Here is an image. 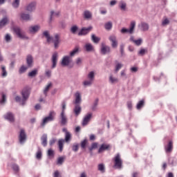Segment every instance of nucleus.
I'll return each instance as SVG.
<instances>
[{
  "mask_svg": "<svg viewBox=\"0 0 177 177\" xmlns=\"http://www.w3.org/2000/svg\"><path fill=\"white\" fill-rule=\"evenodd\" d=\"M110 145L107 144H102L98 149V153H103L106 150H109Z\"/></svg>",
  "mask_w": 177,
  "mask_h": 177,
  "instance_id": "29",
  "label": "nucleus"
},
{
  "mask_svg": "<svg viewBox=\"0 0 177 177\" xmlns=\"http://www.w3.org/2000/svg\"><path fill=\"white\" fill-rule=\"evenodd\" d=\"M111 52L110 46L106 45L104 43L101 44L100 53L102 55H107Z\"/></svg>",
  "mask_w": 177,
  "mask_h": 177,
  "instance_id": "7",
  "label": "nucleus"
},
{
  "mask_svg": "<svg viewBox=\"0 0 177 177\" xmlns=\"http://www.w3.org/2000/svg\"><path fill=\"white\" fill-rule=\"evenodd\" d=\"M60 12H55V11H51L50 12V23L52 21V19L53 17V16H58L59 15Z\"/></svg>",
  "mask_w": 177,
  "mask_h": 177,
  "instance_id": "48",
  "label": "nucleus"
},
{
  "mask_svg": "<svg viewBox=\"0 0 177 177\" xmlns=\"http://www.w3.org/2000/svg\"><path fill=\"white\" fill-rule=\"evenodd\" d=\"M8 17H4L0 21V28H3L6 26V23H8Z\"/></svg>",
  "mask_w": 177,
  "mask_h": 177,
  "instance_id": "36",
  "label": "nucleus"
},
{
  "mask_svg": "<svg viewBox=\"0 0 177 177\" xmlns=\"http://www.w3.org/2000/svg\"><path fill=\"white\" fill-rule=\"evenodd\" d=\"M28 69V66H21V68H19V74H24V73L25 71H27Z\"/></svg>",
  "mask_w": 177,
  "mask_h": 177,
  "instance_id": "45",
  "label": "nucleus"
},
{
  "mask_svg": "<svg viewBox=\"0 0 177 177\" xmlns=\"http://www.w3.org/2000/svg\"><path fill=\"white\" fill-rule=\"evenodd\" d=\"M64 139H59L58 140V147L60 152L63 151V147L64 146Z\"/></svg>",
  "mask_w": 177,
  "mask_h": 177,
  "instance_id": "30",
  "label": "nucleus"
},
{
  "mask_svg": "<svg viewBox=\"0 0 177 177\" xmlns=\"http://www.w3.org/2000/svg\"><path fill=\"white\" fill-rule=\"evenodd\" d=\"M42 37H45L46 38L47 42H50L52 41V37H50V34L49 33V30H45L42 32Z\"/></svg>",
  "mask_w": 177,
  "mask_h": 177,
  "instance_id": "27",
  "label": "nucleus"
},
{
  "mask_svg": "<svg viewBox=\"0 0 177 177\" xmlns=\"http://www.w3.org/2000/svg\"><path fill=\"white\" fill-rule=\"evenodd\" d=\"M67 122H68V119H67V115H66V113L61 112L59 115L60 124L64 127V125H67Z\"/></svg>",
  "mask_w": 177,
  "mask_h": 177,
  "instance_id": "10",
  "label": "nucleus"
},
{
  "mask_svg": "<svg viewBox=\"0 0 177 177\" xmlns=\"http://www.w3.org/2000/svg\"><path fill=\"white\" fill-rule=\"evenodd\" d=\"M93 27L89 26L88 28H82V30L78 32V35H86L92 30Z\"/></svg>",
  "mask_w": 177,
  "mask_h": 177,
  "instance_id": "19",
  "label": "nucleus"
},
{
  "mask_svg": "<svg viewBox=\"0 0 177 177\" xmlns=\"http://www.w3.org/2000/svg\"><path fill=\"white\" fill-rule=\"evenodd\" d=\"M29 32L30 34H36L38 32L39 30H41V26L39 25H35L29 27Z\"/></svg>",
  "mask_w": 177,
  "mask_h": 177,
  "instance_id": "16",
  "label": "nucleus"
},
{
  "mask_svg": "<svg viewBox=\"0 0 177 177\" xmlns=\"http://www.w3.org/2000/svg\"><path fill=\"white\" fill-rule=\"evenodd\" d=\"M124 48H125V46L124 44L120 45V53L121 56H124Z\"/></svg>",
  "mask_w": 177,
  "mask_h": 177,
  "instance_id": "64",
  "label": "nucleus"
},
{
  "mask_svg": "<svg viewBox=\"0 0 177 177\" xmlns=\"http://www.w3.org/2000/svg\"><path fill=\"white\" fill-rule=\"evenodd\" d=\"M97 104H99V100H96L93 106H92V110L93 111H95L96 110V109H97Z\"/></svg>",
  "mask_w": 177,
  "mask_h": 177,
  "instance_id": "49",
  "label": "nucleus"
},
{
  "mask_svg": "<svg viewBox=\"0 0 177 177\" xmlns=\"http://www.w3.org/2000/svg\"><path fill=\"white\" fill-rule=\"evenodd\" d=\"M91 41H93V42H94V44H99V42L100 41V38L96 37V35H91Z\"/></svg>",
  "mask_w": 177,
  "mask_h": 177,
  "instance_id": "38",
  "label": "nucleus"
},
{
  "mask_svg": "<svg viewBox=\"0 0 177 177\" xmlns=\"http://www.w3.org/2000/svg\"><path fill=\"white\" fill-rule=\"evenodd\" d=\"M83 16L86 20H91V19H92V12L88 10H86L83 12Z\"/></svg>",
  "mask_w": 177,
  "mask_h": 177,
  "instance_id": "25",
  "label": "nucleus"
},
{
  "mask_svg": "<svg viewBox=\"0 0 177 177\" xmlns=\"http://www.w3.org/2000/svg\"><path fill=\"white\" fill-rule=\"evenodd\" d=\"M6 102V95L5 93H2L1 100H0V103L2 104Z\"/></svg>",
  "mask_w": 177,
  "mask_h": 177,
  "instance_id": "55",
  "label": "nucleus"
},
{
  "mask_svg": "<svg viewBox=\"0 0 177 177\" xmlns=\"http://www.w3.org/2000/svg\"><path fill=\"white\" fill-rule=\"evenodd\" d=\"M12 169L13 171H15V172H19V165H16V164H13L12 165Z\"/></svg>",
  "mask_w": 177,
  "mask_h": 177,
  "instance_id": "57",
  "label": "nucleus"
},
{
  "mask_svg": "<svg viewBox=\"0 0 177 177\" xmlns=\"http://www.w3.org/2000/svg\"><path fill=\"white\" fill-rule=\"evenodd\" d=\"M104 28L106 29L108 31H110L113 28V22L109 21L104 24Z\"/></svg>",
  "mask_w": 177,
  "mask_h": 177,
  "instance_id": "37",
  "label": "nucleus"
},
{
  "mask_svg": "<svg viewBox=\"0 0 177 177\" xmlns=\"http://www.w3.org/2000/svg\"><path fill=\"white\" fill-rule=\"evenodd\" d=\"M12 30L14 32H15L18 38H20L21 39H30V37H28L26 35V32L21 30V28H20V27L14 26L12 28Z\"/></svg>",
  "mask_w": 177,
  "mask_h": 177,
  "instance_id": "1",
  "label": "nucleus"
},
{
  "mask_svg": "<svg viewBox=\"0 0 177 177\" xmlns=\"http://www.w3.org/2000/svg\"><path fill=\"white\" fill-rule=\"evenodd\" d=\"M26 140H27V134L26 133V131L21 129L19 135V142L20 145H24V143H26Z\"/></svg>",
  "mask_w": 177,
  "mask_h": 177,
  "instance_id": "5",
  "label": "nucleus"
},
{
  "mask_svg": "<svg viewBox=\"0 0 177 177\" xmlns=\"http://www.w3.org/2000/svg\"><path fill=\"white\" fill-rule=\"evenodd\" d=\"M118 7L120 8V10L125 12L127 10V2L123 0L119 1Z\"/></svg>",
  "mask_w": 177,
  "mask_h": 177,
  "instance_id": "26",
  "label": "nucleus"
},
{
  "mask_svg": "<svg viewBox=\"0 0 177 177\" xmlns=\"http://www.w3.org/2000/svg\"><path fill=\"white\" fill-rule=\"evenodd\" d=\"M19 5H20V0H14L12 3L13 8H19Z\"/></svg>",
  "mask_w": 177,
  "mask_h": 177,
  "instance_id": "53",
  "label": "nucleus"
},
{
  "mask_svg": "<svg viewBox=\"0 0 177 177\" xmlns=\"http://www.w3.org/2000/svg\"><path fill=\"white\" fill-rule=\"evenodd\" d=\"M4 39H5L6 42H7V43L11 42L12 36L10 35V34L7 33L4 37Z\"/></svg>",
  "mask_w": 177,
  "mask_h": 177,
  "instance_id": "44",
  "label": "nucleus"
},
{
  "mask_svg": "<svg viewBox=\"0 0 177 177\" xmlns=\"http://www.w3.org/2000/svg\"><path fill=\"white\" fill-rule=\"evenodd\" d=\"M109 84H117L118 82V78L114 77L113 75H110L109 78Z\"/></svg>",
  "mask_w": 177,
  "mask_h": 177,
  "instance_id": "32",
  "label": "nucleus"
},
{
  "mask_svg": "<svg viewBox=\"0 0 177 177\" xmlns=\"http://www.w3.org/2000/svg\"><path fill=\"white\" fill-rule=\"evenodd\" d=\"M37 74H38V70L35 69L30 72L28 73V77H30L31 78L35 77V75H37Z\"/></svg>",
  "mask_w": 177,
  "mask_h": 177,
  "instance_id": "41",
  "label": "nucleus"
},
{
  "mask_svg": "<svg viewBox=\"0 0 177 177\" xmlns=\"http://www.w3.org/2000/svg\"><path fill=\"white\" fill-rule=\"evenodd\" d=\"M20 17L21 20L24 21H30L31 20V15L26 12H21Z\"/></svg>",
  "mask_w": 177,
  "mask_h": 177,
  "instance_id": "13",
  "label": "nucleus"
},
{
  "mask_svg": "<svg viewBox=\"0 0 177 177\" xmlns=\"http://www.w3.org/2000/svg\"><path fill=\"white\" fill-rule=\"evenodd\" d=\"M57 140L56 138H53L51 140H50V141H49L50 146H53V145H55V143H56Z\"/></svg>",
  "mask_w": 177,
  "mask_h": 177,
  "instance_id": "58",
  "label": "nucleus"
},
{
  "mask_svg": "<svg viewBox=\"0 0 177 177\" xmlns=\"http://www.w3.org/2000/svg\"><path fill=\"white\" fill-rule=\"evenodd\" d=\"M41 145L44 147H46L48 146V135L43 134L41 137Z\"/></svg>",
  "mask_w": 177,
  "mask_h": 177,
  "instance_id": "23",
  "label": "nucleus"
},
{
  "mask_svg": "<svg viewBox=\"0 0 177 177\" xmlns=\"http://www.w3.org/2000/svg\"><path fill=\"white\" fill-rule=\"evenodd\" d=\"M1 76L5 77L8 75V72H6V68L5 66H1Z\"/></svg>",
  "mask_w": 177,
  "mask_h": 177,
  "instance_id": "43",
  "label": "nucleus"
},
{
  "mask_svg": "<svg viewBox=\"0 0 177 177\" xmlns=\"http://www.w3.org/2000/svg\"><path fill=\"white\" fill-rule=\"evenodd\" d=\"M97 169L100 171V172H102V174H104V172H106V167L104 166V164H99L97 166Z\"/></svg>",
  "mask_w": 177,
  "mask_h": 177,
  "instance_id": "33",
  "label": "nucleus"
},
{
  "mask_svg": "<svg viewBox=\"0 0 177 177\" xmlns=\"http://www.w3.org/2000/svg\"><path fill=\"white\" fill-rule=\"evenodd\" d=\"M52 86V83H49L44 89L43 93L45 96H48V92H49V89H50Z\"/></svg>",
  "mask_w": 177,
  "mask_h": 177,
  "instance_id": "35",
  "label": "nucleus"
},
{
  "mask_svg": "<svg viewBox=\"0 0 177 177\" xmlns=\"http://www.w3.org/2000/svg\"><path fill=\"white\" fill-rule=\"evenodd\" d=\"M95 71H91L87 75V78L88 80H89L90 81H93H93L95 80Z\"/></svg>",
  "mask_w": 177,
  "mask_h": 177,
  "instance_id": "34",
  "label": "nucleus"
},
{
  "mask_svg": "<svg viewBox=\"0 0 177 177\" xmlns=\"http://www.w3.org/2000/svg\"><path fill=\"white\" fill-rule=\"evenodd\" d=\"M55 115L56 112H55L54 111H50L48 116L44 118L41 125L44 127L46 124H48V122L53 121V120H55Z\"/></svg>",
  "mask_w": 177,
  "mask_h": 177,
  "instance_id": "4",
  "label": "nucleus"
},
{
  "mask_svg": "<svg viewBox=\"0 0 177 177\" xmlns=\"http://www.w3.org/2000/svg\"><path fill=\"white\" fill-rule=\"evenodd\" d=\"M135 27H136V22H135V21H132L130 24L129 29L122 28L120 30V32L122 34H127V32L129 34H133V32H135Z\"/></svg>",
  "mask_w": 177,
  "mask_h": 177,
  "instance_id": "3",
  "label": "nucleus"
},
{
  "mask_svg": "<svg viewBox=\"0 0 177 177\" xmlns=\"http://www.w3.org/2000/svg\"><path fill=\"white\" fill-rule=\"evenodd\" d=\"M109 39L111 42L112 48H115L118 46V41H117V37L115 36L111 35L109 37Z\"/></svg>",
  "mask_w": 177,
  "mask_h": 177,
  "instance_id": "15",
  "label": "nucleus"
},
{
  "mask_svg": "<svg viewBox=\"0 0 177 177\" xmlns=\"http://www.w3.org/2000/svg\"><path fill=\"white\" fill-rule=\"evenodd\" d=\"M70 63H71V57L70 56L67 55V56H64L62 58L61 64L64 67H66V66H68V64H70Z\"/></svg>",
  "mask_w": 177,
  "mask_h": 177,
  "instance_id": "14",
  "label": "nucleus"
},
{
  "mask_svg": "<svg viewBox=\"0 0 177 177\" xmlns=\"http://www.w3.org/2000/svg\"><path fill=\"white\" fill-rule=\"evenodd\" d=\"M87 145H88V140L84 139L83 141L81 142L80 146L82 150H85V149H86Z\"/></svg>",
  "mask_w": 177,
  "mask_h": 177,
  "instance_id": "39",
  "label": "nucleus"
},
{
  "mask_svg": "<svg viewBox=\"0 0 177 177\" xmlns=\"http://www.w3.org/2000/svg\"><path fill=\"white\" fill-rule=\"evenodd\" d=\"M78 30V27L77 26H73L71 28V32L72 34H75L77 31Z\"/></svg>",
  "mask_w": 177,
  "mask_h": 177,
  "instance_id": "52",
  "label": "nucleus"
},
{
  "mask_svg": "<svg viewBox=\"0 0 177 177\" xmlns=\"http://www.w3.org/2000/svg\"><path fill=\"white\" fill-rule=\"evenodd\" d=\"M3 118L9 122H15V114L12 112H8L3 115Z\"/></svg>",
  "mask_w": 177,
  "mask_h": 177,
  "instance_id": "12",
  "label": "nucleus"
},
{
  "mask_svg": "<svg viewBox=\"0 0 177 177\" xmlns=\"http://www.w3.org/2000/svg\"><path fill=\"white\" fill-rule=\"evenodd\" d=\"M47 156H48V157L50 158L55 157V151H53V149H48L47 152Z\"/></svg>",
  "mask_w": 177,
  "mask_h": 177,
  "instance_id": "46",
  "label": "nucleus"
},
{
  "mask_svg": "<svg viewBox=\"0 0 177 177\" xmlns=\"http://www.w3.org/2000/svg\"><path fill=\"white\" fill-rule=\"evenodd\" d=\"M115 162V167H117L118 169H121L122 167V159H121V155L118 153L114 158Z\"/></svg>",
  "mask_w": 177,
  "mask_h": 177,
  "instance_id": "6",
  "label": "nucleus"
},
{
  "mask_svg": "<svg viewBox=\"0 0 177 177\" xmlns=\"http://www.w3.org/2000/svg\"><path fill=\"white\" fill-rule=\"evenodd\" d=\"M122 64L121 63H118L115 65V71H116V73H118V71H120V70H121V68H122Z\"/></svg>",
  "mask_w": 177,
  "mask_h": 177,
  "instance_id": "50",
  "label": "nucleus"
},
{
  "mask_svg": "<svg viewBox=\"0 0 177 177\" xmlns=\"http://www.w3.org/2000/svg\"><path fill=\"white\" fill-rule=\"evenodd\" d=\"M80 53V48L75 47L71 53H70V57H74L75 55H78Z\"/></svg>",
  "mask_w": 177,
  "mask_h": 177,
  "instance_id": "31",
  "label": "nucleus"
},
{
  "mask_svg": "<svg viewBox=\"0 0 177 177\" xmlns=\"http://www.w3.org/2000/svg\"><path fill=\"white\" fill-rule=\"evenodd\" d=\"M59 59V53L57 52H55L51 57V68H56V66H57V60Z\"/></svg>",
  "mask_w": 177,
  "mask_h": 177,
  "instance_id": "9",
  "label": "nucleus"
},
{
  "mask_svg": "<svg viewBox=\"0 0 177 177\" xmlns=\"http://www.w3.org/2000/svg\"><path fill=\"white\" fill-rule=\"evenodd\" d=\"M82 102V95L81 94V92L76 91L75 93V101L74 104H81V102Z\"/></svg>",
  "mask_w": 177,
  "mask_h": 177,
  "instance_id": "11",
  "label": "nucleus"
},
{
  "mask_svg": "<svg viewBox=\"0 0 177 177\" xmlns=\"http://www.w3.org/2000/svg\"><path fill=\"white\" fill-rule=\"evenodd\" d=\"M53 44H54V48L55 49H57L59 48V45H60V34L59 33H55L54 35V37H52V40Z\"/></svg>",
  "mask_w": 177,
  "mask_h": 177,
  "instance_id": "8",
  "label": "nucleus"
},
{
  "mask_svg": "<svg viewBox=\"0 0 177 177\" xmlns=\"http://www.w3.org/2000/svg\"><path fill=\"white\" fill-rule=\"evenodd\" d=\"M71 139V134L70 133H66L65 134V142H70V140Z\"/></svg>",
  "mask_w": 177,
  "mask_h": 177,
  "instance_id": "54",
  "label": "nucleus"
},
{
  "mask_svg": "<svg viewBox=\"0 0 177 177\" xmlns=\"http://www.w3.org/2000/svg\"><path fill=\"white\" fill-rule=\"evenodd\" d=\"M53 177H62V174H60V172L58 170H56L53 173Z\"/></svg>",
  "mask_w": 177,
  "mask_h": 177,
  "instance_id": "60",
  "label": "nucleus"
},
{
  "mask_svg": "<svg viewBox=\"0 0 177 177\" xmlns=\"http://www.w3.org/2000/svg\"><path fill=\"white\" fill-rule=\"evenodd\" d=\"M173 149H174V142H172V141H169L168 144L166 146H165V150L166 153H171Z\"/></svg>",
  "mask_w": 177,
  "mask_h": 177,
  "instance_id": "20",
  "label": "nucleus"
},
{
  "mask_svg": "<svg viewBox=\"0 0 177 177\" xmlns=\"http://www.w3.org/2000/svg\"><path fill=\"white\" fill-rule=\"evenodd\" d=\"M66 157H59L57 159V165H62L64 162V159Z\"/></svg>",
  "mask_w": 177,
  "mask_h": 177,
  "instance_id": "47",
  "label": "nucleus"
},
{
  "mask_svg": "<svg viewBox=\"0 0 177 177\" xmlns=\"http://www.w3.org/2000/svg\"><path fill=\"white\" fill-rule=\"evenodd\" d=\"M84 49L86 52H93L95 48H93V45L91 43H87L84 45Z\"/></svg>",
  "mask_w": 177,
  "mask_h": 177,
  "instance_id": "28",
  "label": "nucleus"
},
{
  "mask_svg": "<svg viewBox=\"0 0 177 177\" xmlns=\"http://www.w3.org/2000/svg\"><path fill=\"white\" fill-rule=\"evenodd\" d=\"M75 104V106L73 109V111H74L76 117H78V115H80V114H81V106L80 105V104Z\"/></svg>",
  "mask_w": 177,
  "mask_h": 177,
  "instance_id": "24",
  "label": "nucleus"
},
{
  "mask_svg": "<svg viewBox=\"0 0 177 177\" xmlns=\"http://www.w3.org/2000/svg\"><path fill=\"white\" fill-rule=\"evenodd\" d=\"M91 118H92V113H88L85 115L82 123V126L85 127L86 125H88V123L91 121Z\"/></svg>",
  "mask_w": 177,
  "mask_h": 177,
  "instance_id": "18",
  "label": "nucleus"
},
{
  "mask_svg": "<svg viewBox=\"0 0 177 177\" xmlns=\"http://www.w3.org/2000/svg\"><path fill=\"white\" fill-rule=\"evenodd\" d=\"M41 157H42V152H41V151H38L37 152L36 158H37V160H41Z\"/></svg>",
  "mask_w": 177,
  "mask_h": 177,
  "instance_id": "59",
  "label": "nucleus"
},
{
  "mask_svg": "<svg viewBox=\"0 0 177 177\" xmlns=\"http://www.w3.org/2000/svg\"><path fill=\"white\" fill-rule=\"evenodd\" d=\"M120 75L124 80H127V78H128V77L127 76V73H125V71H122Z\"/></svg>",
  "mask_w": 177,
  "mask_h": 177,
  "instance_id": "61",
  "label": "nucleus"
},
{
  "mask_svg": "<svg viewBox=\"0 0 177 177\" xmlns=\"http://www.w3.org/2000/svg\"><path fill=\"white\" fill-rule=\"evenodd\" d=\"M92 84H93V82L92 80H84L83 82V85L86 88V86H92Z\"/></svg>",
  "mask_w": 177,
  "mask_h": 177,
  "instance_id": "40",
  "label": "nucleus"
},
{
  "mask_svg": "<svg viewBox=\"0 0 177 177\" xmlns=\"http://www.w3.org/2000/svg\"><path fill=\"white\" fill-rule=\"evenodd\" d=\"M145 53H146V49L145 48H142L139 52H138V55H140V56H143L145 55Z\"/></svg>",
  "mask_w": 177,
  "mask_h": 177,
  "instance_id": "63",
  "label": "nucleus"
},
{
  "mask_svg": "<svg viewBox=\"0 0 177 177\" xmlns=\"http://www.w3.org/2000/svg\"><path fill=\"white\" fill-rule=\"evenodd\" d=\"M144 106L145 100H142L137 104L136 109L137 110H140V109H142V107H143Z\"/></svg>",
  "mask_w": 177,
  "mask_h": 177,
  "instance_id": "42",
  "label": "nucleus"
},
{
  "mask_svg": "<svg viewBox=\"0 0 177 177\" xmlns=\"http://www.w3.org/2000/svg\"><path fill=\"white\" fill-rule=\"evenodd\" d=\"M36 6H37V3L35 1H33L28 4L26 6V9L28 12H34Z\"/></svg>",
  "mask_w": 177,
  "mask_h": 177,
  "instance_id": "17",
  "label": "nucleus"
},
{
  "mask_svg": "<svg viewBox=\"0 0 177 177\" xmlns=\"http://www.w3.org/2000/svg\"><path fill=\"white\" fill-rule=\"evenodd\" d=\"M138 27L141 31H148L149 30V24L146 22H141L138 25Z\"/></svg>",
  "mask_w": 177,
  "mask_h": 177,
  "instance_id": "22",
  "label": "nucleus"
},
{
  "mask_svg": "<svg viewBox=\"0 0 177 177\" xmlns=\"http://www.w3.org/2000/svg\"><path fill=\"white\" fill-rule=\"evenodd\" d=\"M51 75H52V71L46 70V76L48 77V78H50Z\"/></svg>",
  "mask_w": 177,
  "mask_h": 177,
  "instance_id": "62",
  "label": "nucleus"
},
{
  "mask_svg": "<svg viewBox=\"0 0 177 177\" xmlns=\"http://www.w3.org/2000/svg\"><path fill=\"white\" fill-rule=\"evenodd\" d=\"M30 88L28 87L24 88L21 91V95H22V100H21V106H24L26 104V102L28 100V97H30Z\"/></svg>",
  "mask_w": 177,
  "mask_h": 177,
  "instance_id": "2",
  "label": "nucleus"
},
{
  "mask_svg": "<svg viewBox=\"0 0 177 177\" xmlns=\"http://www.w3.org/2000/svg\"><path fill=\"white\" fill-rule=\"evenodd\" d=\"M34 63V58H32V55H28L26 57V64L28 67H32Z\"/></svg>",
  "mask_w": 177,
  "mask_h": 177,
  "instance_id": "21",
  "label": "nucleus"
},
{
  "mask_svg": "<svg viewBox=\"0 0 177 177\" xmlns=\"http://www.w3.org/2000/svg\"><path fill=\"white\" fill-rule=\"evenodd\" d=\"M80 147V145L79 144H74L73 146H72V150L73 151H75V153H77V151H78V149Z\"/></svg>",
  "mask_w": 177,
  "mask_h": 177,
  "instance_id": "51",
  "label": "nucleus"
},
{
  "mask_svg": "<svg viewBox=\"0 0 177 177\" xmlns=\"http://www.w3.org/2000/svg\"><path fill=\"white\" fill-rule=\"evenodd\" d=\"M142 39H138L137 40H136L133 44H135V45H137V46H140V45H142Z\"/></svg>",
  "mask_w": 177,
  "mask_h": 177,
  "instance_id": "56",
  "label": "nucleus"
}]
</instances>
